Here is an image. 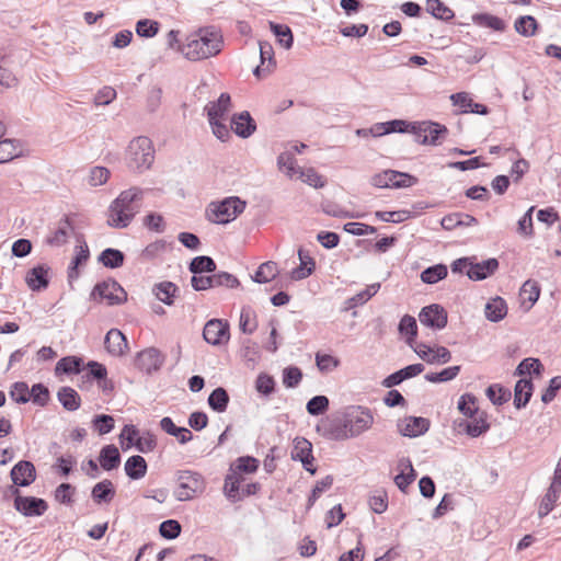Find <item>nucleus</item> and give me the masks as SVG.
<instances>
[{
  "mask_svg": "<svg viewBox=\"0 0 561 561\" xmlns=\"http://www.w3.org/2000/svg\"><path fill=\"white\" fill-rule=\"evenodd\" d=\"M92 423L100 435H105L114 428V419L107 414L95 415Z\"/></svg>",
  "mask_w": 561,
  "mask_h": 561,
  "instance_id": "774afa93",
  "label": "nucleus"
},
{
  "mask_svg": "<svg viewBox=\"0 0 561 561\" xmlns=\"http://www.w3.org/2000/svg\"><path fill=\"white\" fill-rule=\"evenodd\" d=\"M159 531L165 539H175L181 534V525L175 519H168L160 524Z\"/></svg>",
  "mask_w": 561,
  "mask_h": 561,
  "instance_id": "338daca9",
  "label": "nucleus"
},
{
  "mask_svg": "<svg viewBox=\"0 0 561 561\" xmlns=\"http://www.w3.org/2000/svg\"><path fill=\"white\" fill-rule=\"evenodd\" d=\"M317 432L327 439L345 440L351 438L344 413L322 419L317 425Z\"/></svg>",
  "mask_w": 561,
  "mask_h": 561,
  "instance_id": "423d86ee",
  "label": "nucleus"
},
{
  "mask_svg": "<svg viewBox=\"0 0 561 561\" xmlns=\"http://www.w3.org/2000/svg\"><path fill=\"white\" fill-rule=\"evenodd\" d=\"M147 462L142 456H130L125 462V472L133 480H139L147 473Z\"/></svg>",
  "mask_w": 561,
  "mask_h": 561,
  "instance_id": "473e14b6",
  "label": "nucleus"
},
{
  "mask_svg": "<svg viewBox=\"0 0 561 561\" xmlns=\"http://www.w3.org/2000/svg\"><path fill=\"white\" fill-rule=\"evenodd\" d=\"M76 250H77V253L68 267L69 283H71L72 280H75L79 277L78 267L81 264H84L89 260V256H90V252H89V248H88L87 243L76 247Z\"/></svg>",
  "mask_w": 561,
  "mask_h": 561,
  "instance_id": "c9c22d12",
  "label": "nucleus"
},
{
  "mask_svg": "<svg viewBox=\"0 0 561 561\" xmlns=\"http://www.w3.org/2000/svg\"><path fill=\"white\" fill-rule=\"evenodd\" d=\"M57 399L67 411H76L81 405L79 393L71 387H61L57 392Z\"/></svg>",
  "mask_w": 561,
  "mask_h": 561,
  "instance_id": "2f4dec72",
  "label": "nucleus"
},
{
  "mask_svg": "<svg viewBox=\"0 0 561 561\" xmlns=\"http://www.w3.org/2000/svg\"><path fill=\"white\" fill-rule=\"evenodd\" d=\"M398 330L400 334L407 336V343L413 347V343L417 335V324L414 317L405 314L399 322Z\"/></svg>",
  "mask_w": 561,
  "mask_h": 561,
  "instance_id": "ea45409f",
  "label": "nucleus"
},
{
  "mask_svg": "<svg viewBox=\"0 0 561 561\" xmlns=\"http://www.w3.org/2000/svg\"><path fill=\"white\" fill-rule=\"evenodd\" d=\"M448 133L443 125L432 122L413 123L411 134L415 136V141L421 145H437L438 139Z\"/></svg>",
  "mask_w": 561,
  "mask_h": 561,
  "instance_id": "1a4fd4ad",
  "label": "nucleus"
},
{
  "mask_svg": "<svg viewBox=\"0 0 561 561\" xmlns=\"http://www.w3.org/2000/svg\"><path fill=\"white\" fill-rule=\"evenodd\" d=\"M82 359L77 356H66L59 359L56 364V374H78L80 373Z\"/></svg>",
  "mask_w": 561,
  "mask_h": 561,
  "instance_id": "09e8293b",
  "label": "nucleus"
},
{
  "mask_svg": "<svg viewBox=\"0 0 561 561\" xmlns=\"http://www.w3.org/2000/svg\"><path fill=\"white\" fill-rule=\"evenodd\" d=\"M467 270V276L472 280H483L493 275L499 268V261L494 257L488 259L480 263H471Z\"/></svg>",
  "mask_w": 561,
  "mask_h": 561,
  "instance_id": "412c9836",
  "label": "nucleus"
},
{
  "mask_svg": "<svg viewBox=\"0 0 561 561\" xmlns=\"http://www.w3.org/2000/svg\"><path fill=\"white\" fill-rule=\"evenodd\" d=\"M458 426L469 435L470 437H479L482 434L486 433L490 428V424L486 422V417L484 413L480 415H474L471 421H461Z\"/></svg>",
  "mask_w": 561,
  "mask_h": 561,
  "instance_id": "c85d7f7f",
  "label": "nucleus"
},
{
  "mask_svg": "<svg viewBox=\"0 0 561 561\" xmlns=\"http://www.w3.org/2000/svg\"><path fill=\"white\" fill-rule=\"evenodd\" d=\"M188 270L193 274L214 273L216 263L210 256L199 255L191 261Z\"/></svg>",
  "mask_w": 561,
  "mask_h": 561,
  "instance_id": "a18cd8bd",
  "label": "nucleus"
},
{
  "mask_svg": "<svg viewBox=\"0 0 561 561\" xmlns=\"http://www.w3.org/2000/svg\"><path fill=\"white\" fill-rule=\"evenodd\" d=\"M125 255L122 251L113 248H107L99 255V262L105 267L117 268L124 264Z\"/></svg>",
  "mask_w": 561,
  "mask_h": 561,
  "instance_id": "58836bf2",
  "label": "nucleus"
},
{
  "mask_svg": "<svg viewBox=\"0 0 561 561\" xmlns=\"http://www.w3.org/2000/svg\"><path fill=\"white\" fill-rule=\"evenodd\" d=\"M560 493H561V490H559L554 486H551V485L549 486V489H548L547 493L545 494V496L542 497L539 508H538V516L540 518L547 516L553 510L554 504L560 496Z\"/></svg>",
  "mask_w": 561,
  "mask_h": 561,
  "instance_id": "de8ad7c7",
  "label": "nucleus"
},
{
  "mask_svg": "<svg viewBox=\"0 0 561 561\" xmlns=\"http://www.w3.org/2000/svg\"><path fill=\"white\" fill-rule=\"evenodd\" d=\"M247 202L238 196H229L220 202H211L206 208V218L214 224L225 225L244 211Z\"/></svg>",
  "mask_w": 561,
  "mask_h": 561,
  "instance_id": "20e7f679",
  "label": "nucleus"
},
{
  "mask_svg": "<svg viewBox=\"0 0 561 561\" xmlns=\"http://www.w3.org/2000/svg\"><path fill=\"white\" fill-rule=\"evenodd\" d=\"M224 45V38L216 26H205L198 30L196 37L188 41L184 55L190 60H203L218 55Z\"/></svg>",
  "mask_w": 561,
  "mask_h": 561,
  "instance_id": "f03ea898",
  "label": "nucleus"
},
{
  "mask_svg": "<svg viewBox=\"0 0 561 561\" xmlns=\"http://www.w3.org/2000/svg\"><path fill=\"white\" fill-rule=\"evenodd\" d=\"M426 11L434 18L449 21L454 18V12L440 0H426Z\"/></svg>",
  "mask_w": 561,
  "mask_h": 561,
  "instance_id": "49530a36",
  "label": "nucleus"
},
{
  "mask_svg": "<svg viewBox=\"0 0 561 561\" xmlns=\"http://www.w3.org/2000/svg\"><path fill=\"white\" fill-rule=\"evenodd\" d=\"M165 360V356L156 347H148L138 353L136 366L146 374L150 375L158 371Z\"/></svg>",
  "mask_w": 561,
  "mask_h": 561,
  "instance_id": "ddd939ff",
  "label": "nucleus"
},
{
  "mask_svg": "<svg viewBox=\"0 0 561 561\" xmlns=\"http://www.w3.org/2000/svg\"><path fill=\"white\" fill-rule=\"evenodd\" d=\"M11 480L16 486H28L36 479L34 465L28 460H20L10 472Z\"/></svg>",
  "mask_w": 561,
  "mask_h": 561,
  "instance_id": "a211bd4d",
  "label": "nucleus"
},
{
  "mask_svg": "<svg viewBox=\"0 0 561 561\" xmlns=\"http://www.w3.org/2000/svg\"><path fill=\"white\" fill-rule=\"evenodd\" d=\"M211 279V288L216 287H226V288H237L240 286L239 279L228 273V272H218L210 275Z\"/></svg>",
  "mask_w": 561,
  "mask_h": 561,
  "instance_id": "3c124183",
  "label": "nucleus"
},
{
  "mask_svg": "<svg viewBox=\"0 0 561 561\" xmlns=\"http://www.w3.org/2000/svg\"><path fill=\"white\" fill-rule=\"evenodd\" d=\"M507 310L506 301L502 297L496 296L486 302L484 314L489 321L499 322L506 317Z\"/></svg>",
  "mask_w": 561,
  "mask_h": 561,
  "instance_id": "a878e982",
  "label": "nucleus"
},
{
  "mask_svg": "<svg viewBox=\"0 0 561 561\" xmlns=\"http://www.w3.org/2000/svg\"><path fill=\"white\" fill-rule=\"evenodd\" d=\"M301 379L302 371L296 366H289L283 370V383L286 388H296Z\"/></svg>",
  "mask_w": 561,
  "mask_h": 561,
  "instance_id": "680f3d73",
  "label": "nucleus"
},
{
  "mask_svg": "<svg viewBox=\"0 0 561 561\" xmlns=\"http://www.w3.org/2000/svg\"><path fill=\"white\" fill-rule=\"evenodd\" d=\"M231 129L241 138L250 137L256 129V124L248 111L234 114L231 118Z\"/></svg>",
  "mask_w": 561,
  "mask_h": 561,
  "instance_id": "6ab92c4d",
  "label": "nucleus"
},
{
  "mask_svg": "<svg viewBox=\"0 0 561 561\" xmlns=\"http://www.w3.org/2000/svg\"><path fill=\"white\" fill-rule=\"evenodd\" d=\"M278 274V267L275 262L268 261L261 264L253 276V280L259 284H265L274 279Z\"/></svg>",
  "mask_w": 561,
  "mask_h": 561,
  "instance_id": "c03bdc74",
  "label": "nucleus"
},
{
  "mask_svg": "<svg viewBox=\"0 0 561 561\" xmlns=\"http://www.w3.org/2000/svg\"><path fill=\"white\" fill-rule=\"evenodd\" d=\"M540 295V287L536 280H526L519 290V298L525 311H529Z\"/></svg>",
  "mask_w": 561,
  "mask_h": 561,
  "instance_id": "cd10ccee",
  "label": "nucleus"
},
{
  "mask_svg": "<svg viewBox=\"0 0 561 561\" xmlns=\"http://www.w3.org/2000/svg\"><path fill=\"white\" fill-rule=\"evenodd\" d=\"M348 432L352 437H356L371 427L374 416L369 409L363 407L351 408L344 413Z\"/></svg>",
  "mask_w": 561,
  "mask_h": 561,
  "instance_id": "6e6552de",
  "label": "nucleus"
},
{
  "mask_svg": "<svg viewBox=\"0 0 561 561\" xmlns=\"http://www.w3.org/2000/svg\"><path fill=\"white\" fill-rule=\"evenodd\" d=\"M99 461L101 467L106 471L116 469L121 463L118 448L112 444L105 445L100 451Z\"/></svg>",
  "mask_w": 561,
  "mask_h": 561,
  "instance_id": "7c9ffc66",
  "label": "nucleus"
},
{
  "mask_svg": "<svg viewBox=\"0 0 561 561\" xmlns=\"http://www.w3.org/2000/svg\"><path fill=\"white\" fill-rule=\"evenodd\" d=\"M14 508L24 516H42L48 508L45 500L34 496H22L16 488L12 489Z\"/></svg>",
  "mask_w": 561,
  "mask_h": 561,
  "instance_id": "9d476101",
  "label": "nucleus"
},
{
  "mask_svg": "<svg viewBox=\"0 0 561 561\" xmlns=\"http://www.w3.org/2000/svg\"><path fill=\"white\" fill-rule=\"evenodd\" d=\"M271 30L278 38L280 45H283L286 49L291 48L294 37L291 30L287 25L271 23Z\"/></svg>",
  "mask_w": 561,
  "mask_h": 561,
  "instance_id": "5fc2aeb1",
  "label": "nucleus"
},
{
  "mask_svg": "<svg viewBox=\"0 0 561 561\" xmlns=\"http://www.w3.org/2000/svg\"><path fill=\"white\" fill-rule=\"evenodd\" d=\"M145 191L133 186L119 193L108 207L107 225L113 228H126L142 206Z\"/></svg>",
  "mask_w": 561,
  "mask_h": 561,
  "instance_id": "f257e3e1",
  "label": "nucleus"
},
{
  "mask_svg": "<svg viewBox=\"0 0 561 561\" xmlns=\"http://www.w3.org/2000/svg\"><path fill=\"white\" fill-rule=\"evenodd\" d=\"M488 399L495 405H502L511 399V391L501 385L494 383L486 388Z\"/></svg>",
  "mask_w": 561,
  "mask_h": 561,
  "instance_id": "8fccbe9b",
  "label": "nucleus"
},
{
  "mask_svg": "<svg viewBox=\"0 0 561 561\" xmlns=\"http://www.w3.org/2000/svg\"><path fill=\"white\" fill-rule=\"evenodd\" d=\"M73 231L75 227L70 216L66 215L58 221L57 227L45 237L44 242L51 248H60L68 243Z\"/></svg>",
  "mask_w": 561,
  "mask_h": 561,
  "instance_id": "f8f14e48",
  "label": "nucleus"
},
{
  "mask_svg": "<svg viewBox=\"0 0 561 561\" xmlns=\"http://www.w3.org/2000/svg\"><path fill=\"white\" fill-rule=\"evenodd\" d=\"M316 364L321 373H329L339 367V358L329 354H316Z\"/></svg>",
  "mask_w": 561,
  "mask_h": 561,
  "instance_id": "69168bd1",
  "label": "nucleus"
},
{
  "mask_svg": "<svg viewBox=\"0 0 561 561\" xmlns=\"http://www.w3.org/2000/svg\"><path fill=\"white\" fill-rule=\"evenodd\" d=\"M368 503L374 513H383L388 507L387 492L383 490L376 491L373 495H370Z\"/></svg>",
  "mask_w": 561,
  "mask_h": 561,
  "instance_id": "0e129e2a",
  "label": "nucleus"
},
{
  "mask_svg": "<svg viewBox=\"0 0 561 561\" xmlns=\"http://www.w3.org/2000/svg\"><path fill=\"white\" fill-rule=\"evenodd\" d=\"M290 455L293 460H298L302 463L305 470L311 474L316 473L317 468L312 465L314 460L312 455V444L308 439L304 437H296L294 439V446Z\"/></svg>",
  "mask_w": 561,
  "mask_h": 561,
  "instance_id": "2eb2a0df",
  "label": "nucleus"
},
{
  "mask_svg": "<svg viewBox=\"0 0 561 561\" xmlns=\"http://www.w3.org/2000/svg\"><path fill=\"white\" fill-rule=\"evenodd\" d=\"M229 400L230 398L227 390L222 387H218L210 392L207 402L213 411L224 413L228 408Z\"/></svg>",
  "mask_w": 561,
  "mask_h": 561,
  "instance_id": "e433bc0d",
  "label": "nucleus"
},
{
  "mask_svg": "<svg viewBox=\"0 0 561 561\" xmlns=\"http://www.w3.org/2000/svg\"><path fill=\"white\" fill-rule=\"evenodd\" d=\"M231 106V98L229 93H221L217 101L209 102L205 106V111L207 112L208 121H213L215 118L226 119V116Z\"/></svg>",
  "mask_w": 561,
  "mask_h": 561,
  "instance_id": "b1692460",
  "label": "nucleus"
},
{
  "mask_svg": "<svg viewBox=\"0 0 561 561\" xmlns=\"http://www.w3.org/2000/svg\"><path fill=\"white\" fill-rule=\"evenodd\" d=\"M260 58L261 65L255 67L253 75L257 78L265 76L271 71V68L275 66L274 50L268 42H260Z\"/></svg>",
  "mask_w": 561,
  "mask_h": 561,
  "instance_id": "393cba45",
  "label": "nucleus"
},
{
  "mask_svg": "<svg viewBox=\"0 0 561 561\" xmlns=\"http://www.w3.org/2000/svg\"><path fill=\"white\" fill-rule=\"evenodd\" d=\"M48 271L49 267L45 265H37L31 268L25 276V282L30 289L33 291H41L46 289L49 284Z\"/></svg>",
  "mask_w": 561,
  "mask_h": 561,
  "instance_id": "5701e85b",
  "label": "nucleus"
},
{
  "mask_svg": "<svg viewBox=\"0 0 561 561\" xmlns=\"http://www.w3.org/2000/svg\"><path fill=\"white\" fill-rule=\"evenodd\" d=\"M178 486L174 490V496L178 501L184 502L204 493L206 481L204 477L196 471L181 470L176 473Z\"/></svg>",
  "mask_w": 561,
  "mask_h": 561,
  "instance_id": "39448f33",
  "label": "nucleus"
},
{
  "mask_svg": "<svg viewBox=\"0 0 561 561\" xmlns=\"http://www.w3.org/2000/svg\"><path fill=\"white\" fill-rule=\"evenodd\" d=\"M159 31V23L157 21L142 19L136 23V33L140 37H153Z\"/></svg>",
  "mask_w": 561,
  "mask_h": 561,
  "instance_id": "bf43d9fd",
  "label": "nucleus"
},
{
  "mask_svg": "<svg viewBox=\"0 0 561 561\" xmlns=\"http://www.w3.org/2000/svg\"><path fill=\"white\" fill-rule=\"evenodd\" d=\"M543 370V366L541 362L538 358L528 357L523 359L516 370L515 375L517 376H524L527 374H535L537 376H540Z\"/></svg>",
  "mask_w": 561,
  "mask_h": 561,
  "instance_id": "603ef678",
  "label": "nucleus"
},
{
  "mask_svg": "<svg viewBox=\"0 0 561 561\" xmlns=\"http://www.w3.org/2000/svg\"><path fill=\"white\" fill-rule=\"evenodd\" d=\"M450 100L455 106H459L461 113H474L486 115L489 113L488 106L481 103H476L467 92H458L450 95Z\"/></svg>",
  "mask_w": 561,
  "mask_h": 561,
  "instance_id": "aec40b11",
  "label": "nucleus"
},
{
  "mask_svg": "<svg viewBox=\"0 0 561 561\" xmlns=\"http://www.w3.org/2000/svg\"><path fill=\"white\" fill-rule=\"evenodd\" d=\"M91 296L94 299L106 300L108 306L122 305L127 300V293L115 279L98 283Z\"/></svg>",
  "mask_w": 561,
  "mask_h": 561,
  "instance_id": "0eeeda50",
  "label": "nucleus"
},
{
  "mask_svg": "<svg viewBox=\"0 0 561 561\" xmlns=\"http://www.w3.org/2000/svg\"><path fill=\"white\" fill-rule=\"evenodd\" d=\"M534 391V385L530 379H519L514 388V405L516 409H522L527 405Z\"/></svg>",
  "mask_w": 561,
  "mask_h": 561,
  "instance_id": "bb28decb",
  "label": "nucleus"
},
{
  "mask_svg": "<svg viewBox=\"0 0 561 561\" xmlns=\"http://www.w3.org/2000/svg\"><path fill=\"white\" fill-rule=\"evenodd\" d=\"M460 366H450L439 373H430L425 375V379L430 382H446L458 376Z\"/></svg>",
  "mask_w": 561,
  "mask_h": 561,
  "instance_id": "6e6d98bb",
  "label": "nucleus"
},
{
  "mask_svg": "<svg viewBox=\"0 0 561 561\" xmlns=\"http://www.w3.org/2000/svg\"><path fill=\"white\" fill-rule=\"evenodd\" d=\"M515 31L525 37L534 36L538 30V23L531 15H523L514 23Z\"/></svg>",
  "mask_w": 561,
  "mask_h": 561,
  "instance_id": "79ce46f5",
  "label": "nucleus"
},
{
  "mask_svg": "<svg viewBox=\"0 0 561 561\" xmlns=\"http://www.w3.org/2000/svg\"><path fill=\"white\" fill-rule=\"evenodd\" d=\"M420 322L433 330H442L447 325V311L438 304L423 307L419 313Z\"/></svg>",
  "mask_w": 561,
  "mask_h": 561,
  "instance_id": "9b49d317",
  "label": "nucleus"
},
{
  "mask_svg": "<svg viewBox=\"0 0 561 561\" xmlns=\"http://www.w3.org/2000/svg\"><path fill=\"white\" fill-rule=\"evenodd\" d=\"M10 397L18 403H26L31 400V391L25 382L18 381L13 383L10 390Z\"/></svg>",
  "mask_w": 561,
  "mask_h": 561,
  "instance_id": "e2e57ef3",
  "label": "nucleus"
},
{
  "mask_svg": "<svg viewBox=\"0 0 561 561\" xmlns=\"http://www.w3.org/2000/svg\"><path fill=\"white\" fill-rule=\"evenodd\" d=\"M115 496V488L111 480L96 483L91 491V497L95 503H110Z\"/></svg>",
  "mask_w": 561,
  "mask_h": 561,
  "instance_id": "72a5a7b5",
  "label": "nucleus"
},
{
  "mask_svg": "<svg viewBox=\"0 0 561 561\" xmlns=\"http://www.w3.org/2000/svg\"><path fill=\"white\" fill-rule=\"evenodd\" d=\"M397 178L394 170H385L370 178V184L378 188L392 187V181Z\"/></svg>",
  "mask_w": 561,
  "mask_h": 561,
  "instance_id": "13d9d810",
  "label": "nucleus"
},
{
  "mask_svg": "<svg viewBox=\"0 0 561 561\" xmlns=\"http://www.w3.org/2000/svg\"><path fill=\"white\" fill-rule=\"evenodd\" d=\"M458 410L467 417L472 419L478 414L477 398L471 393H465L458 401Z\"/></svg>",
  "mask_w": 561,
  "mask_h": 561,
  "instance_id": "864d4df0",
  "label": "nucleus"
},
{
  "mask_svg": "<svg viewBox=\"0 0 561 561\" xmlns=\"http://www.w3.org/2000/svg\"><path fill=\"white\" fill-rule=\"evenodd\" d=\"M204 340L211 345H222L229 340V324L222 320L207 321L203 330Z\"/></svg>",
  "mask_w": 561,
  "mask_h": 561,
  "instance_id": "4468645a",
  "label": "nucleus"
},
{
  "mask_svg": "<svg viewBox=\"0 0 561 561\" xmlns=\"http://www.w3.org/2000/svg\"><path fill=\"white\" fill-rule=\"evenodd\" d=\"M398 431L407 437H417L430 428V421L421 416H407L398 421Z\"/></svg>",
  "mask_w": 561,
  "mask_h": 561,
  "instance_id": "dca6fc26",
  "label": "nucleus"
},
{
  "mask_svg": "<svg viewBox=\"0 0 561 561\" xmlns=\"http://www.w3.org/2000/svg\"><path fill=\"white\" fill-rule=\"evenodd\" d=\"M376 218L385 222H402L411 217L410 210H396V211H376Z\"/></svg>",
  "mask_w": 561,
  "mask_h": 561,
  "instance_id": "052dcab7",
  "label": "nucleus"
},
{
  "mask_svg": "<svg viewBox=\"0 0 561 561\" xmlns=\"http://www.w3.org/2000/svg\"><path fill=\"white\" fill-rule=\"evenodd\" d=\"M447 266L445 264L439 263L425 268L421 273V279L423 283L432 285L444 279L447 276Z\"/></svg>",
  "mask_w": 561,
  "mask_h": 561,
  "instance_id": "37998d69",
  "label": "nucleus"
},
{
  "mask_svg": "<svg viewBox=\"0 0 561 561\" xmlns=\"http://www.w3.org/2000/svg\"><path fill=\"white\" fill-rule=\"evenodd\" d=\"M414 352L428 364H446L451 359V354L445 346L433 348L424 343H420L414 347Z\"/></svg>",
  "mask_w": 561,
  "mask_h": 561,
  "instance_id": "f3484780",
  "label": "nucleus"
},
{
  "mask_svg": "<svg viewBox=\"0 0 561 561\" xmlns=\"http://www.w3.org/2000/svg\"><path fill=\"white\" fill-rule=\"evenodd\" d=\"M298 257L300 265L294 268L291 272V278L295 280L307 278L313 273L316 268V262L313 257H311L309 253L304 249L298 250Z\"/></svg>",
  "mask_w": 561,
  "mask_h": 561,
  "instance_id": "c756f323",
  "label": "nucleus"
},
{
  "mask_svg": "<svg viewBox=\"0 0 561 561\" xmlns=\"http://www.w3.org/2000/svg\"><path fill=\"white\" fill-rule=\"evenodd\" d=\"M399 467L402 469H409L408 473H404L402 470L399 474L394 477L396 485L401 490L405 491L408 486L415 480L416 473L412 466V462L409 458H402L399 460Z\"/></svg>",
  "mask_w": 561,
  "mask_h": 561,
  "instance_id": "f704fd0d",
  "label": "nucleus"
},
{
  "mask_svg": "<svg viewBox=\"0 0 561 561\" xmlns=\"http://www.w3.org/2000/svg\"><path fill=\"white\" fill-rule=\"evenodd\" d=\"M329 403V399L325 396H314L307 402L306 409L311 415H320L327 412Z\"/></svg>",
  "mask_w": 561,
  "mask_h": 561,
  "instance_id": "4d7b16f0",
  "label": "nucleus"
},
{
  "mask_svg": "<svg viewBox=\"0 0 561 561\" xmlns=\"http://www.w3.org/2000/svg\"><path fill=\"white\" fill-rule=\"evenodd\" d=\"M152 291L157 299L168 306H171L173 305L175 294L179 291V287L172 282H161L154 285Z\"/></svg>",
  "mask_w": 561,
  "mask_h": 561,
  "instance_id": "4c0bfd02",
  "label": "nucleus"
},
{
  "mask_svg": "<svg viewBox=\"0 0 561 561\" xmlns=\"http://www.w3.org/2000/svg\"><path fill=\"white\" fill-rule=\"evenodd\" d=\"M106 351L113 356L125 354L128 344L126 336L118 329H111L104 339Z\"/></svg>",
  "mask_w": 561,
  "mask_h": 561,
  "instance_id": "4be33fe9",
  "label": "nucleus"
},
{
  "mask_svg": "<svg viewBox=\"0 0 561 561\" xmlns=\"http://www.w3.org/2000/svg\"><path fill=\"white\" fill-rule=\"evenodd\" d=\"M472 21L482 27L492 28L497 32H503L506 27L505 22L499 16L489 13H478L472 16Z\"/></svg>",
  "mask_w": 561,
  "mask_h": 561,
  "instance_id": "a19ab883",
  "label": "nucleus"
},
{
  "mask_svg": "<svg viewBox=\"0 0 561 561\" xmlns=\"http://www.w3.org/2000/svg\"><path fill=\"white\" fill-rule=\"evenodd\" d=\"M154 160V148L152 141L146 136L134 138L126 153L127 165L135 171L148 170Z\"/></svg>",
  "mask_w": 561,
  "mask_h": 561,
  "instance_id": "7ed1b4c3",
  "label": "nucleus"
}]
</instances>
